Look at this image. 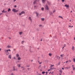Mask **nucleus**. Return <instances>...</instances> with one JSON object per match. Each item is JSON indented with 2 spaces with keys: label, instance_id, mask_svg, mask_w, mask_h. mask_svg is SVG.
Returning a JSON list of instances; mask_svg holds the SVG:
<instances>
[{
  "label": "nucleus",
  "instance_id": "nucleus-1",
  "mask_svg": "<svg viewBox=\"0 0 75 75\" xmlns=\"http://www.w3.org/2000/svg\"><path fill=\"white\" fill-rule=\"evenodd\" d=\"M8 51H11V50L10 49H8V50H6V49L4 50L5 52L6 53V55H9V52H8Z\"/></svg>",
  "mask_w": 75,
  "mask_h": 75
},
{
  "label": "nucleus",
  "instance_id": "nucleus-2",
  "mask_svg": "<svg viewBox=\"0 0 75 75\" xmlns=\"http://www.w3.org/2000/svg\"><path fill=\"white\" fill-rule=\"evenodd\" d=\"M45 10H49V8H48V5H46L45 6Z\"/></svg>",
  "mask_w": 75,
  "mask_h": 75
},
{
  "label": "nucleus",
  "instance_id": "nucleus-3",
  "mask_svg": "<svg viewBox=\"0 0 75 75\" xmlns=\"http://www.w3.org/2000/svg\"><path fill=\"white\" fill-rule=\"evenodd\" d=\"M12 11H13V12H15V13H17V11H18V10H16V9H13L12 10Z\"/></svg>",
  "mask_w": 75,
  "mask_h": 75
},
{
  "label": "nucleus",
  "instance_id": "nucleus-4",
  "mask_svg": "<svg viewBox=\"0 0 75 75\" xmlns=\"http://www.w3.org/2000/svg\"><path fill=\"white\" fill-rule=\"evenodd\" d=\"M47 3L49 6H50V5H51V2H50L49 1H47Z\"/></svg>",
  "mask_w": 75,
  "mask_h": 75
},
{
  "label": "nucleus",
  "instance_id": "nucleus-5",
  "mask_svg": "<svg viewBox=\"0 0 75 75\" xmlns=\"http://www.w3.org/2000/svg\"><path fill=\"white\" fill-rule=\"evenodd\" d=\"M47 0H42V2L43 3H45Z\"/></svg>",
  "mask_w": 75,
  "mask_h": 75
},
{
  "label": "nucleus",
  "instance_id": "nucleus-6",
  "mask_svg": "<svg viewBox=\"0 0 75 75\" xmlns=\"http://www.w3.org/2000/svg\"><path fill=\"white\" fill-rule=\"evenodd\" d=\"M37 0H35L33 2V4H36L37 3Z\"/></svg>",
  "mask_w": 75,
  "mask_h": 75
},
{
  "label": "nucleus",
  "instance_id": "nucleus-7",
  "mask_svg": "<svg viewBox=\"0 0 75 75\" xmlns=\"http://www.w3.org/2000/svg\"><path fill=\"white\" fill-rule=\"evenodd\" d=\"M65 7H67L68 8L69 7V5H67V4H66L65 5H64Z\"/></svg>",
  "mask_w": 75,
  "mask_h": 75
},
{
  "label": "nucleus",
  "instance_id": "nucleus-8",
  "mask_svg": "<svg viewBox=\"0 0 75 75\" xmlns=\"http://www.w3.org/2000/svg\"><path fill=\"white\" fill-rule=\"evenodd\" d=\"M16 57H19V54H16Z\"/></svg>",
  "mask_w": 75,
  "mask_h": 75
},
{
  "label": "nucleus",
  "instance_id": "nucleus-9",
  "mask_svg": "<svg viewBox=\"0 0 75 75\" xmlns=\"http://www.w3.org/2000/svg\"><path fill=\"white\" fill-rule=\"evenodd\" d=\"M32 48V47L31 46H30V50H29L30 51V52H33L31 51V49Z\"/></svg>",
  "mask_w": 75,
  "mask_h": 75
},
{
  "label": "nucleus",
  "instance_id": "nucleus-10",
  "mask_svg": "<svg viewBox=\"0 0 75 75\" xmlns=\"http://www.w3.org/2000/svg\"><path fill=\"white\" fill-rule=\"evenodd\" d=\"M36 14V16L37 17H38V15H39V14L37 12L35 13Z\"/></svg>",
  "mask_w": 75,
  "mask_h": 75
},
{
  "label": "nucleus",
  "instance_id": "nucleus-11",
  "mask_svg": "<svg viewBox=\"0 0 75 75\" xmlns=\"http://www.w3.org/2000/svg\"><path fill=\"white\" fill-rule=\"evenodd\" d=\"M21 13H22V14H24L25 13V12L24 11H21Z\"/></svg>",
  "mask_w": 75,
  "mask_h": 75
},
{
  "label": "nucleus",
  "instance_id": "nucleus-12",
  "mask_svg": "<svg viewBox=\"0 0 75 75\" xmlns=\"http://www.w3.org/2000/svg\"><path fill=\"white\" fill-rule=\"evenodd\" d=\"M8 58H10V59H11V55H9L8 57Z\"/></svg>",
  "mask_w": 75,
  "mask_h": 75
},
{
  "label": "nucleus",
  "instance_id": "nucleus-13",
  "mask_svg": "<svg viewBox=\"0 0 75 75\" xmlns=\"http://www.w3.org/2000/svg\"><path fill=\"white\" fill-rule=\"evenodd\" d=\"M2 13H7V11H4V9L2 11Z\"/></svg>",
  "mask_w": 75,
  "mask_h": 75
},
{
  "label": "nucleus",
  "instance_id": "nucleus-14",
  "mask_svg": "<svg viewBox=\"0 0 75 75\" xmlns=\"http://www.w3.org/2000/svg\"><path fill=\"white\" fill-rule=\"evenodd\" d=\"M60 72L61 73V74H62V69H61L60 70H59Z\"/></svg>",
  "mask_w": 75,
  "mask_h": 75
},
{
  "label": "nucleus",
  "instance_id": "nucleus-15",
  "mask_svg": "<svg viewBox=\"0 0 75 75\" xmlns=\"http://www.w3.org/2000/svg\"><path fill=\"white\" fill-rule=\"evenodd\" d=\"M7 47L8 48H11V46L9 45H8L7 46Z\"/></svg>",
  "mask_w": 75,
  "mask_h": 75
},
{
  "label": "nucleus",
  "instance_id": "nucleus-16",
  "mask_svg": "<svg viewBox=\"0 0 75 75\" xmlns=\"http://www.w3.org/2000/svg\"><path fill=\"white\" fill-rule=\"evenodd\" d=\"M29 20H30V21H32V19H31V18L30 17H29Z\"/></svg>",
  "mask_w": 75,
  "mask_h": 75
},
{
  "label": "nucleus",
  "instance_id": "nucleus-17",
  "mask_svg": "<svg viewBox=\"0 0 75 75\" xmlns=\"http://www.w3.org/2000/svg\"><path fill=\"white\" fill-rule=\"evenodd\" d=\"M74 48H75V47H74V46H73L72 48V50H74Z\"/></svg>",
  "mask_w": 75,
  "mask_h": 75
},
{
  "label": "nucleus",
  "instance_id": "nucleus-18",
  "mask_svg": "<svg viewBox=\"0 0 75 75\" xmlns=\"http://www.w3.org/2000/svg\"><path fill=\"white\" fill-rule=\"evenodd\" d=\"M23 34V32H21L19 33V34L20 35H21Z\"/></svg>",
  "mask_w": 75,
  "mask_h": 75
},
{
  "label": "nucleus",
  "instance_id": "nucleus-19",
  "mask_svg": "<svg viewBox=\"0 0 75 75\" xmlns=\"http://www.w3.org/2000/svg\"><path fill=\"white\" fill-rule=\"evenodd\" d=\"M20 59H21V58L19 57H18V60H20Z\"/></svg>",
  "mask_w": 75,
  "mask_h": 75
},
{
  "label": "nucleus",
  "instance_id": "nucleus-20",
  "mask_svg": "<svg viewBox=\"0 0 75 75\" xmlns=\"http://www.w3.org/2000/svg\"><path fill=\"white\" fill-rule=\"evenodd\" d=\"M58 17H59L60 18H62V19H63V18L61 16H59Z\"/></svg>",
  "mask_w": 75,
  "mask_h": 75
},
{
  "label": "nucleus",
  "instance_id": "nucleus-21",
  "mask_svg": "<svg viewBox=\"0 0 75 75\" xmlns=\"http://www.w3.org/2000/svg\"><path fill=\"white\" fill-rule=\"evenodd\" d=\"M41 20L42 21H44V18H41Z\"/></svg>",
  "mask_w": 75,
  "mask_h": 75
},
{
  "label": "nucleus",
  "instance_id": "nucleus-22",
  "mask_svg": "<svg viewBox=\"0 0 75 75\" xmlns=\"http://www.w3.org/2000/svg\"><path fill=\"white\" fill-rule=\"evenodd\" d=\"M45 71H43L42 72V74H45Z\"/></svg>",
  "mask_w": 75,
  "mask_h": 75
},
{
  "label": "nucleus",
  "instance_id": "nucleus-23",
  "mask_svg": "<svg viewBox=\"0 0 75 75\" xmlns=\"http://www.w3.org/2000/svg\"><path fill=\"white\" fill-rule=\"evenodd\" d=\"M63 56H64V54H61L60 55V56L62 57V58L63 57Z\"/></svg>",
  "mask_w": 75,
  "mask_h": 75
},
{
  "label": "nucleus",
  "instance_id": "nucleus-24",
  "mask_svg": "<svg viewBox=\"0 0 75 75\" xmlns=\"http://www.w3.org/2000/svg\"><path fill=\"white\" fill-rule=\"evenodd\" d=\"M24 41H23L21 42V44H23V43H24Z\"/></svg>",
  "mask_w": 75,
  "mask_h": 75
},
{
  "label": "nucleus",
  "instance_id": "nucleus-25",
  "mask_svg": "<svg viewBox=\"0 0 75 75\" xmlns=\"http://www.w3.org/2000/svg\"><path fill=\"white\" fill-rule=\"evenodd\" d=\"M45 61L46 63H47L48 62V60H46Z\"/></svg>",
  "mask_w": 75,
  "mask_h": 75
},
{
  "label": "nucleus",
  "instance_id": "nucleus-26",
  "mask_svg": "<svg viewBox=\"0 0 75 75\" xmlns=\"http://www.w3.org/2000/svg\"><path fill=\"white\" fill-rule=\"evenodd\" d=\"M16 70V69H15V68H14V67L13 68V71H15Z\"/></svg>",
  "mask_w": 75,
  "mask_h": 75
},
{
  "label": "nucleus",
  "instance_id": "nucleus-27",
  "mask_svg": "<svg viewBox=\"0 0 75 75\" xmlns=\"http://www.w3.org/2000/svg\"><path fill=\"white\" fill-rule=\"evenodd\" d=\"M39 27H42V25H39Z\"/></svg>",
  "mask_w": 75,
  "mask_h": 75
},
{
  "label": "nucleus",
  "instance_id": "nucleus-28",
  "mask_svg": "<svg viewBox=\"0 0 75 75\" xmlns=\"http://www.w3.org/2000/svg\"><path fill=\"white\" fill-rule=\"evenodd\" d=\"M8 12H9L10 11H11V10H10V8H8Z\"/></svg>",
  "mask_w": 75,
  "mask_h": 75
},
{
  "label": "nucleus",
  "instance_id": "nucleus-29",
  "mask_svg": "<svg viewBox=\"0 0 75 75\" xmlns=\"http://www.w3.org/2000/svg\"><path fill=\"white\" fill-rule=\"evenodd\" d=\"M49 56H51V55H52V54L51 53H49Z\"/></svg>",
  "mask_w": 75,
  "mask_h": 75
},
{
  "label": "nucleus",
  "instance_id": "nucleus-30",
  "mask_svg": "<svg viewBox=\"0 0 75 75\" xmlns=\"http://www.w3.org/2000/svg\"><path fill=\"white\" fill-rule=\"evenodd\" d=\"M44 8H41V10H44Z\"/></svg>",
  "mask_w": 75,
  "mask_h": 75
},
{
  "label": "nucleus",
  "instance_id": "nucleus-31",
  "mask_svg": "<svg viewBox=\"0 0 75 75\" xmlns=\"http://www.w3.org/2000/svg\"><path fill=\"white\" fill-rule=\"evenodd\" d=\"M36 30L37 31H39V29H38V28H37L36 29Z\"/></svg>",
  "mask_w": 75,
  "mask_h": 75
},
{
  "label": "nucleus",
  "instance_id": "nucleus-32",
  "mask_svg": "<svg viewBox=\"0 0 75 75\" xmlns=\"http://www.w3.org/2000/svg\"><path fill=\"white\" fill-rule=\"evenodd\" d=\"M73 59L74 62H75V58H73Z\"/></svg>",
  "mask_w": 75,
  "mask_h": 75
},
{
  "label": "nucleus",
  "instance_id": "nucleus-33",
  "mask_svg": "<svg viewBox=\"0 0 75 75\" xmlns=\"http://www.w3.org/2000/svg\"><path fill=\"white\" fill-rule=\"evenodd\" d=\"M58 58H59L58 56H56V58H57V59H58Z\"/></svg>",
  "mask_w": 75,
  "mask_h": 75
},
{
  "label": "nucleus",
  "instance_id": "nucleus-34",
  "mask_svg": "<svg viewBox=\"0 0 75 75\" xmlns=\"http://www.w3.org/2000/svg\"><path fill=\"white\" fill-rule=\"evenodd\" d=\"M21 14H22V13H19V15H20V16H21Z\"/></svg>",
  "mask_w": 75,
  "mask_h": 75
},
{
  "label": "nucleus",
  "instance_id": "nucleus-35",
  "mask_svg": "<svg viewBox=\"0 0 75 75\" xmlns=\"http://www.w3.org/2000/svg\"><path fill=\"white\" fill-rule=\"evenodd\" d=\"M68 62H69V61H67L66 62V63H68Z\"/></svg>",
  "mask_w": 75,
  "mask_h": 75
},
{
  "label": "nucleus",
  "instance_id": "nucleus-36",
  "mask_svg": "<svg viewBox=\"0 0 75 75\" xmlns=\"http://www.w3.org/2000/svg\"><path fill=\"white\" fill-rule=\"evenodd\" d=\"M60 62H59L58 64V65H60Z\"/></svg>",
  "mask_w": 75,
  "mask_h": 75
},
{
  "label": "nucleus",
  "instance_id": "nucleus-37",
  "mask_svg": "<svg viewBox=\"0 0 75 75\" xmlns=\"http://www.w3.org/2000/svg\"><path fill=\"white\" fill-rule=\"evenodd\" d=\"M62 2H64L65 0H62Z\"/></svg>",
  "mask_w": 75,
  "mask_h": 75
},
{
  "label": "nucleus",
  "instance_id": "nucleus-38",
  "mask_svg": "<svg viewBox=\"0 0 75 75\" xmlns=\"http://www.w3.org/2000/svg\"><path fill=\"white\" fill-rule=\"evenodd\" d=\"M18 67H20V64H18Z\"/></svg>",
  "mask_w": 75,
  "mask_h": 75
},
{
  "label": "nucleus",
  "instance_id": "nucleus-39",
  "mask_svg": "<svg viewBox=\"0 0 75 75\" xmlns=\"http://www.w3.org/2000/svg\"><path fill=\"white\" fill-rule=\"evenodd\" d=\"M45 73H46V74H48V72L47 71Z\"/></svg>",
  "mask_w": 75,
  "mask_h": 75
},
{
  "label": "nucleus",
  "instance_id": "nucleus-40",
  "mask_svg": "<svg viewBox=\"0 0 75 75\" xmlns=\"http://www.w3.org/2000/svg\"><path fill=\"white\" fill-rule=\"evenodd\" d=\"M11 75H14V74L13 73H12Z\"/></svg>",
  "mask_w": 75,
  "mask_h": 75
},
{
  "label": "nucleus",
  "instance_id": "nucleus-41",
  "mask_svg": "<svg viewBox=\"0 0 75 75\" xmlns=\"http://www.w3.org/2000/svg\"><path fill=\"white\" fill-rule=\"evenodd\" d=\"M65 46H66V45H65V44L64 45V47H65Z\"/></svg>",
  "mask_w": 75,
  "mask_h": 75
},
{
  "label": "nucleus",
  "instance_id": "nucleus-42",
  "mask_svg": "<svg viewBox=\"0 0 75 75\" xmlns=\"http://www.w3.org/2000/svg\"><path fill=\"white\" fill-rule=\"evenodd\" d=\"M75 68H74H74H73V70H75Z\"/></svg>",
  "mask_w": 75,
  "mask_h": 75
},
{
  "label": "nucleus",
  "instance_id": "nucleus-43",
  "mask_svg": "<svg viewBox=\"0 0 75 75\" xmlns=\"http://www.w3.org/2000/svg\"><path fill=\"white\" fill-rule=\"evenodd\" d=\"M16 0H14L13 2H15V1H16Z\"/></svg>",
  "mask_w": 75,
  "mask_h": 75
},
{
  "label": "nucleus",
  "instance_id": "nucleus-44",
  "mask_svg": "<svg viewBox=\"0 0 75 75\" xmlns=\"http://www.w3.org/2000/svg\"><path fill=\"white\" fill-rule=\"evenodd\" d=\"M14 7H17V6L15 5V6H14Z\"/></svg>",
  "mask_w": 75,
  "mask_h": 75
},
{
  "label": "nucleus",
  "instance_id": "nucleus-45",
  "mask_svg": "<svg viewBox=\"0 0 75 75\" xmlns=\"http://www.w3.org/2000/svg\"><path fill=\"white\" fill-rule=\"evenodd\" d=\"M42 63V62H40L39 63V64H41Z\"/></svg>",
  "mask_w": 75,
  "mask_h": 75
},
{
  "label": "nucleus",
  "instance_id": "nucleus-46",
  "mask_svg": "<svg viewBox=\"0 0 75 75\" xmlns=\"http://www.w3.org/2000/svg\"><path fill=\"white\" fill-rule=\"evenodd\" d=\"M62 69L63 70H64V68H62Z\"/></svg>",
  "mask_w": 75,
  "mask_h": 75
},
{
  "label": "nucleus",
  "instance_id": "nucleus-47",
  "mask_svg": "<svg viewBox=\"0 0 75 75\" xmlns=\"http://www.w3.org/2000/svg\"><path fill=\"white\" fill-rule=\"evenodd\" d=\"M55 11H53V13H55Z\"/></svg>",
  "mask_w": 75,
  "mask_h": 75
},
{
  "label": "nucleus",
  "instance_id": "nucleus-48",
  "mask_svg": "<svg viewBox=\"0 0 75 75\" xmlns=\"http://www.w3.org/2000/svg\"><path fill=\"white\" fill-rule=\"evenodd\" d=\"M53 66H54V65H52L51 66V67H53Z\"/></svg>",
  "mask_w": 75,
  "mask_h": 75
},
{
  "label": "nucleus",
  "instance_id": "nucleus-49",
  "mask_svg": "<svg viewBox=\"0 0 75 75\" xmlns=\"http://www.w3.org/2000/svg\"><path fill=\"white\" fill-rule=\"evenodd\" d=\"M40 41H42V39H41V40H40Z\"/></svg>",
  "mask_w": 75,
  "mask_h": 75
},
{
  "label": "nucleus",
  "instance_id": "nucleus-50",
  "mask_svg": "<svg viewBox=\"0 0 75 75\" xmlns=\"http://www.w3.org/2000/svg\"><path fill=\"white\" fill-rule=\"evenodd\" d=\"M50 71V69L48 70V71Z\"/></svg>",
  "mask_w": 75,
  "mask_h": 75
},
{
  "label": "nucleus",
  "instance_id": "nucleus-51",
  "mask_svg": "<svg viewBox=\"0 0 75 75\" xmlns=\"http://www.w3.org/2000/svg\"><path fill=\"white\" fill-rule=\"evenodd\" d=\"M30 66H27V67H29Z\"/></svg>",
  "mask_w": 75,
  "mask_h": 75
},
{
  "label": "nucleus",
  "instance_id": "nucleus-52",
  "mask_svg": "<svg viewBox=\"0 0 75 75\" xmlns=\"http://www.w3.org/2000/svg\"><path fill=\"white\" fill-rule=\"evenodd\" d=\"M64 48V47H62V50H63V49Z\"/></svg>",
  "mask_w": 75,
  "mask_h": 75
},
{
  "label": "nucleus",
  "instance_id": "nucleus-53",
  "mask_svg": "<svg viewBox=\"0 0 75 75\" xmlns=\"http://www.w3.org/2000/svg\"><path fill=\"white\" fill-rule=\"evenodd\" d=\"M69 27H71V25H69Z\"/></svg>",
  "mask_w": 75,
  "mask_h": 75
},
{
  "label": "nucleus",
  "instance_id": "nucleus-54",
  "mask_svg": "<svg viewBox=\"0 0 75 75\" xmlns=\"http://www.w3.org/2000/svg\"><path fill=\"white\" fill-rule=\"evenodd\" d=\"M21 68H24V67H22Z\"/></svg>",
  "mask_w": 75,
  "mask_h": 75
},
{
  "label": "nucleus",
  "instance_id": "nucleus-55",
  "mask_svg": "<svg viewBox=\"0 0 75 75\" xmlns=\"http://www.w3.org/2000/svg\"><path fill=\"white\" fill-rule=\"evenodd\" d=\"M30 69V68H28V70H29V69Z\"/></svg>",
  "mask_w": 75,
  "mask_h": 75
},
{
  "label": "nucleus",
  "instance_id": "nucleus-56",
  "mask_svg": "<svg viewBox=\"0 0 75 75\" xmlns=\"http://www.w3.org/2000/svg\"><path fill=\"white\" fill-rule=\"evenodd\" d=\"M1 50V48H0V51Z\"/></svg>",
  "mask_w": 75,
  "mask_h": 75
},
{
  "label": "nucleus",
  "instance_id": "nucleus-57",
  "mask_svg": "<svg viewBox=\"0 0 75 75\" xmlns=\"http://www.w3.org/2000/svg\"><path fill=\"white\" fill-rule=\"evenodd\" d=\"M51 72H50L49 73V74H51Z\"/></svg>",
  "mask_w": 75,
  "mask_h": 75
},
{
  "label": "nucleus",
  "instance_id": "nucleus-58",
  "mask_svg": "<svg viewBox=\"0 0 75 75\" xmlns=\"http://www.w3.org/2000/svg\"><path fill=\"white\" fill-rule=\"evenodd\" d=\"M69 62H71V60H69Z\"/></svg>",
  "mask_w": 75,
  "mask_h": 75
},
{
  "label": "nucleus",
  "instance_id": "nucleus-59",
  "mask_svg": "<svg viewBox=\"0 0 75 75\" xmlns=\"http://www.w3.org/2000/svg\"><path fill=\"white\" fill-rule=\"evenodd\" d=\"M66 68H67V69H68V68H69L68 67H66Z\"/></svg>",
  "mask_w": 75,
  "mask_h": 75
},
{
  "label": "nucleus",
  "instance_id": "nucleus-60",
  "mask_svg": "<svg viewBox=\"0 0 75 75\" xmlns=\"http://www.w3.org/2000/svg\"><path fill=\"white\" fill-rule=\"evenodd\" d=\"M59 75H61V73H59Z\"/></svg>",
  "mask_w": 75,
  "mask_h": 75
},
{
  "label": "nucleus",
  "instance_id": "nucleus-61",
  "mask_svg": "<svg viewBox=\"0 0 75 75\" xmlns=\"http://www.w3.org/2000/svg\"><path fill=\"white\" fill-rule=\"evenodd\" d=\"M70 21H71V20H70Z\"/></svg>",
  "mask_w": 75,
  "mask_h": 75
},
{
  "label": "nucleus",
  "instance_id": "nucleus-62",
  "mask_svg": "<svg viewBox=\"0 0 75 75\" xmlns=\"http://www.w3.org/2000/svg\"><path fill=\"white\" fill-rule=\"evenodd\" d=\"M60 57H59V59H60Z\"/></svg>",
  "mask_w": 75,
  "mask_h": 75
},
{
  "label": "nucleus",
  "instance_id": "nucleus-63",
  "mask_svg": "<svg viewBox=\"0 0 75 75\" xmlns=\"http://www.w3.org/2000/svg\"><path fill=\"white\" fill-rule=\"evenodd\" d=\"M9 39H11V38H10V37H9Z\"/></svg>",
  "mask_w": 75,
  "mask_h": 75
},
{
  "label": "nucleus",
  "instance_id": "nucleus-64",
  "mask_svg": "<svg viewBox=\"0 0 75 75\" xmlns=\"http://www.w3.org/2000/svg\"><path fill=\"white\" fill-rule=\"evenodd\" d=\"M74 40H75V37H74Z\"/></svg>",
  "mask_w": 75,
  "mask_h": 75
}]
</instances>
